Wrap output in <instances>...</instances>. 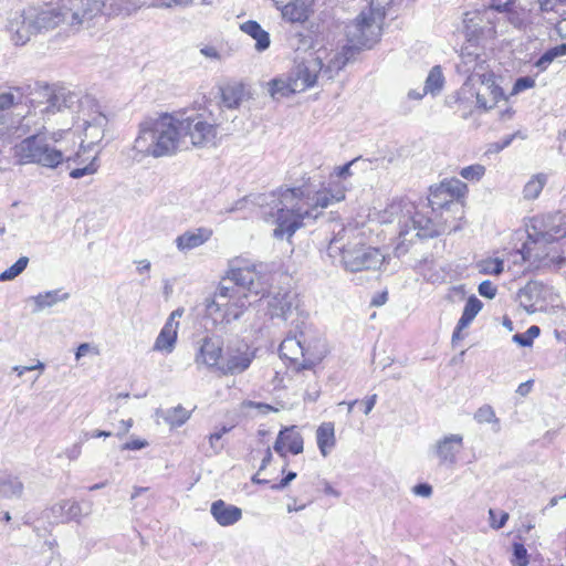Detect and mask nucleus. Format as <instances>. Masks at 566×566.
Listing matches in <instances>:
<instances>
[{"mask_svg":"<svg viewBox=\"0 0 566 566\" xmlns=\"http://www.w3.org/2000/svg\"><path fill=\"white\" fill-rule=\"evenodd\" d=\"M218 119L208 122L203 114H169L147 117L138 125V135L132 147V158L172 156L189 146L209 148L217 145Z\"/></svg>","mask_w":566,"mask_h":566,"instance_id":"1","label":"nucleus"},{"mask_svg":"<svg viewBox=\"0 0 566 566\" xmlns=\"http://www.w3.org/2000/svg\"><path fill=\"white\" fill-rule=\"evenodd\" d=\"M345 192L346 187L339 181H331L327 188L319 190H314L306 185L297 188H281L273 235L276 239L291 238L305 220H315L318 217V209L343 201Z\"/></svg>","mask_w":566,"mask_h":566,"instance_id":"2","label":"nucleus"},{"mask_svg":"<svg viewBox=\"0 0 566 566\" xmlns=\"http://www.w3.org/2000/svg\"><path fill=\"white\" fill-rule=\"evenodd\" d=\"M266 293L269 277L255 265L231 266L213 297L206 300L207 312L210 315L222 313V318L230 323L241 317L250 295L263 297Z\"/></svg>","mask_w":566,"mask_h":566,"instance_id":"3","label":"nucleus"},{"mask_svg":"<svg viewBox=\"0 0 566 566\" xmlns=\"http://www.w3.org/2000/svg\"><path fill=\"white\" fill-rule=\"evenodd\" d=\"M70 135L69 129H59L48 135L40 129L30 134L12 148V156L15 165H36L46 169H55L64 161H80L81 155L77 153L74 157L69 154L64 147V139Z\"/></svg>","mask_w":566,"mask_h":566,"instance_id":"4","label":"nucleus"},{"mask_svg":"<svg viewBox=\"0 0 566 566\" xmlns=\"http://www.w3.org/2000/svg\"><path fill=\"white\" fill-rule=\"evenodd\" d=\"M384 13L369 8L346 25L347 43L339 51L333 52L327 72L338 73L361 50L371 49L380 39Z\"/></svg>","mask_w":566,"mask_h":566,"instance_id":"5","label":"nucleus"},{"mask_svg":"<svg viewBox=\"0 0 566 566\" xmlns=\"http://www.w3.org/2000/svg\"><path fill=\"white\" fill-rule=\"evenodd\" d=\"M339 227L329 241V252L342 253V262L347 271L378 270L385 260L380 250L364 244L354 228Z\"/></svg>","mask_w":566,"mask_h":566,"instance_id":"6","label":"nucleus"},{"mask_svg":"<svg viewBox=\"0 0 566 566\" xmlns=\"http://www.w3.org/2000/svg\"><path fill=\"white\" fill-rule=\"evenodd\" d=\"M528 233V253L534 255L536 249L545 243H555L566 237V216L549 212L532 218Z\"/></svg>","mask_w":566,"mask_h":566,"instance_id":"7","label":"nucleus"},{"mask_svg":"<svg viewBox=\"0 0 566 566\" xmlns=\"http://www.w3.org/2000/svg\"><path fill=\"white\" fill-rule=\"evenodd\" d=\"M61 2L65 24L75 30L90 27L91 22L102 13L111 14L107 0H61Z\"/></svg>","mask_w":566,"mask_h":566,"instance_id":"8","label":"nucleus"},{"mask_svg":"<svg viewBox=\"0 0 566 566\" xmlns=\"http://www.w3.org/2000/svg\"><path fill=\"white\" fill-rule=\"evenodd\" d=\"M402 207V216L399 218L398 223L400 226L399 237L403 241L407 240V235L410 231H415L417 238H433L439 235L440 230L438 223L420 211L412 202L406 201L400 205Z\"/></svg>","mask_w":566,"mask_h":566,"instance_id":"9","label":"nucleus"},{"mask_svg":"<svg viewBox=\"0 0 566 566\" xmlns=\"http://www.w3.org/2000/svg\"><path fill=\"white\" fill-rule=\"evenodd\" d=\"M333 52L318 51L316 56L305 63L298 64L294 72L291 74L292 82H296V88L304 92L306 88L312 87L318 76L332 80L337 73L327 72V66L332 60Z\"/></svg>","mask_w":566,"mask_h":566,"instance_id":"10","label":"nucleus"},{"mask_svg":"<svg viewBox=\"0 0 566 566\" xmlns=\"http://www.w3.org/2000/svg\"><path fill=\"white\" fill-rule=\"evenodd\" d=\"M41 101H36L34 109L42 115L55 114L63 109L72 108L75 104L80 103L78 95L70 88L56 85H45L39 92Z\"/></svg>","mask_w":566,"mask_h":566,"instance_id":"11","label":"nucleus"},{"mask_svg":"<svg viewBox=\"0 0 566 566\" xmlns=\"http://www.w3.org/2000/svg\"><path fill=\"white\" fill-rule=\"evenodd\" d=\"M81 113L84 135L81 148L85 149L98 144L103 139L108 119L87 97L84 102H81Z\"/></svg>","mask_w":566,"mask_h":566,"instance_id":"12","label":"nucleus"},{"mask_svg":"<svg viewBox=\"0 0 566 566\" xmlns=\"http://www.w3.org/2000/svg\"><path fill=\"white\" fill-rule=\"evenodd\" d=\"M468 192V186L457 178L444 179L439 185L430 188L428 197L431 210L447 209L457 205V201Z\"/></svg>","mask_w":566,"mask_h":566,"instance_id":"13","label":"nucleus"},{"mask_svg":"<svg viewBox=\"0 0 566 566\" xmlns=\"http://www.w3.org/2000/svg\"><path fill=\"white\" fill-rule=\"evenodd\" d=\"M255 358L254 350L244 342L227 346L226 356L219 367L223 375H240L244 373Z\"/></svg>","mask_w":566,"mask_h":566,"instance_id":"14","label":"nucleus"},{"mask_svg":"<svg viewBox=\"0 0 566 566\" xmlns=\"http://www.w3.org/2000/svg\"><path fill=\"white\" fill-rule=\"evenodd\" d=\"M62 9V2L45 4L28 13L24 23L35 32L48 31L61 24H65V15Z\"/></svg>","mask_w":566,"mask_h":566,"instance_id":"15","label":"nucleus"},{"mask_svg":"<svg viewBox=\"0 0 566 566\" xmlns=\"http://www.w3.org/2000/svg\"><path fill=\"white\" fill-rule=\"evenodd\" d=\"M92 513V503L88 502L85 505L73 500H62L49 509L46 517L52 523H80L82 516H88Z\"/></svg>","mask_w":566,"mask_h":566,"instance_id":"16","label":"nucleus"},{"mask_svg":"<svg viewBox=\"0 0 566 566\" xmlns=\"http://www.w3.org/2000/svg\"><path fill=\"white\" fill-rule=\"evenodd\" d=\"M554 243H545L536 249L537 253H528V240L524 243L522 254L525 261L531 262L536 268L557 266L560 268L566 261V250L560 252L553 245Z\"/></svg>","mask_w":566,"mask_h":566,"instance_id":"17","label":"nucleus"},{"mask_svg":"<svg viewBox=\"0 0 566 566\" xmlns=\"http://www.w3.org/2000/svg\"><path fill=\"white\" fill-rule=\"evenodd\" d=\"M223 342L219 336H205L199 345L195 357L197 365H205L208 368L221 366Z\"/></svg>","mask_w":566,"mask_h":566,"instance_id":"18","label":"nucleus"},{"mask_svg":"<svg viewBox=\"0 0 566 566\" xmlns=\"http://www.w3.org/2000/svg\"><path fill=\"white\" fill-rule=\"evenodd\" d=\"M29 120L25 116L7 113L0 116V138L10 143L14 138L30 135Z\"/></svg>","mask_w":566,"mask_h":566,"instance_id":"19","label":"nucleus"},{"mask_svg":"<svg viewBox=\"0 0 566 566\" xmlns=\"http://www.w3.org/2000/svg\"><path fill=\"white\" fill-rule=\"evenodd\" d=\"M462 448L463 437L452 433L438 440L432 449L441 464H454L457 462V454Z\"/></svg>","mask_w":566,"mask_h":566,"instance_id":"20","label":"nucleus"},{"mask_svg":"<svg viewBox=\"0 0 566 566\" xmlns=\"http://www.w3.org/2000/svg\"><path fill=\"white\" fill-rule=\"evenodd\" d=\"M303 360L300 363L301 368L311 369L318 364L327 353L325 342L319 337L310 336L304 331Z\"/></svg>","mask_w":566,"mask_h":566,"instance_id":"21","label":"nucleus"},{"mask_svg":"<svg viewBox=\"0 0 566 566\" xmlns=\"http://www.w3.org/2000/svg\"><path fill=\"white\" fill-rule=\"evenodd\" d=\"M297 296L294 292H279L269 301V313L272 318L279 317L286 321L293 311L297 308Z\"/></svg>","mask_w":566,"mask_h":566,"instance_id":"22","label":"nucleus"},{"mask_svg":"<svg viewBox=\"0 0 566 566\" xmlns=\"http://www.w3.org/2000/svg\"><path fill=\"white\" fill-rule=\"evenodd\" d=\"M213 234L210 228L200 227L188 230L175 239L178 251L186 253L208 242Z\"/></svg>","mask_w":566,"mask_h":566,"instance_id":"23","label":"nucleus"},{"mask_svg":"<svg viewBox=\"0 0 566 566\" xmlns=\"http://www.w3.org/2000/svg\"><path fill=\"white\" fill-rule=\"evenodd\" d=\"M303 437L295 427L281 430L273 446V449L281 457L285 458V448L293 454L303 452Z\"/></svg>","mask_w":566,"mask_h":566,"instance_id":"24","label":"nucleus"},{"mask_svg":"<svg viewBox=\"0 0 566 566\" xmlns=\"http://www.w3.org/2000/svg\"><path fill=\"white\" fill-rule=\"evenodd\" d=\"M503 96L502 88L491 77L483 75L481 87L476 92V104L480 108L491 109Z\"/></svg>","mask_w":566,"mask_h":566,"instance_id":"25","label":"nucleus"},{"mask_svg":"<svg viewBox=\"0 0 566 566\" xmlns=\"http://www.w3.org/2000/svg\"><path fill=\"white\" fill-rule=\"evenodd\" d=\"M282 18L291 23H303L310 18V7L304 0H292L282 6L280 1L273 0Z\"/></svg>","mask_w":566,"mask_h":566,"instance_id":"26","label":"nucleus"},{"mask_svg":"<svg viewBox=\"0 0 566 566\" xmlns=\"http://www.w3.org/2000/svg\"><path fill=\"white\" fill-rule=\"evenodd\" d=\"M211 515L221 526H230L239 522L242 517L240 507L227 504L222 500L214 501L210 509Z\"/></svg>","mask_w":566,"mask_h":566,"instance_id":"27","label":"nucleus"},{"mask_svg":"<svg viewBox=\"0 0 566 566\" xmlns=\"http://www.w3.org/2000/svg\"><path fill=\"white\" fill-rule=\"evenodd\" d=\"M483 303L474 295H471L463 308L462 315L458 321V324L452 334V342L462 339L463 336L461 332L467 328L482 310Z\"/></svg>","mask_w":566,"mask_h":566,"instance_id":"28","label":"nucleus"},{"mask_svg":"<svg viewBox=\"0 0 566 566\" xmlns=\"http://www.w3.org/2000/svg\"><path fill=\"white\" fill-rule=\"evenodd\" d=\"M304 331L286 336L279 348L281 357L294 363H297L300 358L303 359L302 344L304 345Z\"/></svg>","mask_w":566,"mask_h":566,"instance_id":"29","label":"nucleus"},{"mask_svg":"<svg viewBox=\"0 0 566 566\" xmlns=\"http://www.w3.org/2000/svg\"><path fill=\"white\" fill-rule=\"evenodd\" d=\"M70 294L66 292H62V290H52L44 293H39L30 297V301L33 302L34 308L33 313H39L45 308L52 307L59 302H64L69 300Z\"/></svg>","mask_w":566,"mask_h":566,"instance_id":"30","label":"nucleus"},{"mask_svg":"<svg viewBox=\"0 0 566 566\" xmlns=\"http://www.w3.org/2000/svg\"><path fill=\"white\" fill-rule=\"evenodd\" d=\"M517 297L520 304L526 311L533 312L535 310V305L542 298V284L538 282H528L518 291Z\"/></svg>","mask_w":566,"mask_h":566,"instance_id":"31","label":"nucleus"},{"mask_svg":"<svg viewBox=\"0 0 566 566\" xmlns=\"http://www.w3.org/2000/svg\"><path fill=\"white\" fill-rule=\"evenodd\" d=\"M177 325H171V323H165L164 327L161 328L155 340L154 350L171 353L177 342Z\"/></svg>","mask_w":566,"mask_h":566,"instance_id":"32","label":"nucleus"},{"mask_svg":"<svg viewBox=\"0 0 566 566\" xmlns=\"http://www.w3.org/2000/svg\"><path fill=\"white\" fill-rule=\"evenodd\" d=\"M316 442L323 457H327L335 447V428L333 422H323L316 430Z\"/></svg>","mask_w":566,"mask_h":566,"instance_id":"33","label":"nucleus"},{"mask_svg":"<svg viewBox=\"0 0 566 566\" xmlns=\"http://www.w3.org/2000/svg\"><path fill=\"white\" fill-rule=\"evenodd\" d=\"M240 29L255 40V49L264 51L270 46V35L256 21H247L240 25Z\"/></svg>","mask_w":566,"mask_h":566,"instance_id":"34","label":"nucleus"},{"mask_svg":"<svg viewBox=\"0 0 566 566\" xmlns=\"http://www.w3.org/2000/svg\"><path fill=\"white\" fill-rule=\"evenodd\" d=\"M244 96V86L241 83L228 84L221 88L222 105L228 109L239 107Z\"/></svg>","mask_w":566,"mask_h":566,"instance_id":"35","label":"nucleus"},{"mask_svg":"<svg viewBox=\"0 0 566 566\" xmlns=\"http://www.w3.org/2000/svg\"><path fill=\"white\" fill-rule=\"evenodd\" d=\"M22 493L23 483L17 476L0 472V497L19 499Z\"/></svg>","mask_w":566,"mask_h":566,"instance_id":"36","label":"nucleus"},{"mask_svg":"<svg viewBox=\"0 0 566 566\" xmlns=\"http://www.w3.org/2000/svg\"><path fill=\"white\" fill-rule=\"evenodd\" d=\"M295 85L296 82H292L291 77L287 80L273 78L268 83V91L272 98L280 99L291 94L300 93V90H297Z\"/></svg>","mask_w":566,"mask_h":566,"instance_id":"37","label":"nucleus"},{"mask_svg":"<svg viewBox=\"0 0 566 566\" xmlns=\"http://www.w3.org/2000/svg\"><path fill=\"white\" fill-rule=\"evenodd\" d=\"M547 182V177L544 174L534 175L524 186L523 196L526 200L536 199L542 192Z\"/></svg>","mask_w":566,"mask_h":566,"instance_id":"38","label":"nucleus"},{"mask_svg":"<svg viewBox=\"0 0 566 566\" xmlns=\"http://www.w3.org/2000/svg\"><path fill=\"white\" fill-rule=\"evenodd\" d=\"M190 417L191 411L178 405L165 411L164 420L171 427H181Z\"/></svg>","mask_w":566,"mask_h":566,"instance_id":"39","label":"nucleus"},{"mask_svg":"<svg viewBox=\"0 0 566 566\" xmlns=\"http://www.w3.org/2000/svg\"><path fill=\"white\" fill-rule=\"evenodd\" d=\"M566 54V43L548 49L542 56L534 63V66L539 72L545 71L548 65L558 56Z\"/></svg>","mask_w":566,"mask_h":566,"instance_id":"40","label":"nucleus"},{"mask_svg":"<svg viewBox=\"0 0 566 566\" xmlns=\"http://www.w3.org/2000/svg\"><path fill=\"white\" fill-rule=\"evenodd\" d=\"M474 420L478 423H492L493 431L499 432L501 429L500 419L496 417L494 409L490 405H483L474 413Z\"/></svg>","mask_w":566,"mask_h":566,"instance_id":"41","label":"nucleus"},{"mask_svg":"<svg viewBox=\"0 0 566 566\" xmlns=\"http://www.w3.org/2000/svg\"><path fill=\"white\" fill-rule=\"evenodd\" d=\"M479 273L484 275H499L504 270V262L499 258H488L476 263Z\"/></svg>","mask_w":566,"mask_h":566,"instance_id":"42","label":"nucleus"},{"mask_svg":"<svg viewBox=\"0 0 566 566\" xmlns=\"http://www.w3.org/2000/svg\"><path fill=\"white\" fill-rule=\"evenodd\" d=\"M442 86H443V75H442L441 69L439 65L433 66L430 70L428 77L426 80L424 87H423L424 93L436 94L442 88Z\"/></svg>","mask_w":566,"mask_h":566,"instance_id":"43","label":"nucleus"},{"mask_svg":"<svg viewBox=\"0 0 566 566\" xmlns=\"http://www.w3.org/2000/svg\"><path fill=\"white\" fill-rule=\"evenodd\" d=\"M501 12H506L509 22L515 28H523L530 22V11L523 8H511L509 6L507 10Z\"/></svg>","mask_w":566,"mask_h":566,"instance_id":"44","label":"nucleus"},{"mask_svg":"<svg viewBox=\"0 0 566 566\" xmlns=\"http://www.w3.org/2000/svg\"><path fill=\"white\" fill-rule=\"evenodd\" d=\"M29 258L21 256L9 269L0 273V282L11 281L20 275L28 266Z\"/></svg>","mask_w":566,"mask_h":566,"instance_id":"45","label":"nucleus"},{"mask_svg":"<svg viewBox=\"0 0 566 566\" xmlns=\"http://www.w3.org/2000/svg\"><path fill=\"white\" fill-rule=\"evenodd\" d=\"M481 13L479 11H469L463 15V24L467 29L468 34L476 35L481 30Z\"/></svg>","mask_w":566,"mask_h":566,"instance_id":"46","label":"nucleus"},{"mask_svg":"<svg viewBox=\"0 0 566 566\" xmlns=\"http://www.w3.org/2000/svg\"><path fill=\"white\" fill-rule=\"evenodd\" d=\"M541 333V329L536 325H532L525 333H517L513 336V340L520 346L527 347L533 344L535 337Z\"/></svg>","mask_w":566,"mask_h":566,"instance_id":"47","label":"nucleus"},{"mask_svg":"<svg viewBox=\"0 0 566 566\" xmlns=\"http://www.w3.org/2000/svg\"><path fill=\"white\" fill-rule=\"evenodd\" d=\"M460 176L470 181H479L485 174V167L480 164L463 167L460 170Z\"/></svg>","mask_w":566,"mask_h":566,"instance_id":"48","label":"nucleus"},{"mask_svg":"<svg viewBox=\"0 0 566 566\" xmlns=\"http://www.w3.org/2000/svg\"><path fill=\"white\" fill-rule=\"evenodd\" d=\"M97 169H98L97 157L95 155L87 165L72 169L70 171V177L73 179H80L86 175L95 174L97 171Z\"/></svg>","mask_w":566,"mask_h":566,"instance_id":"49","label":"nucleus"},{"mask_svg":"<svg viewBox=\"0 0 566 566\" xmlns=\"http://www.w3.org/2000/svg\"><path fill=\"white\" fill-rule=\"evenodd\" d=\"M230 429L231 428L223 426L220 430L209 436V443L214 454H218L223 449V444L219 443V441Z\"/></svg>","mask_w":566,"mask_h":566,"instance_id":"50","label":"nucleus"},{"mask_svg":"<svg viewBox=\"0 0 566 566\" xmlns=\"http://www.w3.org/2000/svg\"><path fill=\"white\" fill-rule=\"evenodd\" d=\"M496 514L497 512L493 509L489 510V516H490V525L494 530H500L504 527L509 520V513L506 512H500V521H496Z\"/></svg>","mask_w":566,"mask_h":566,"instance_id":"51","label":"nucleus"},{"mask_svg":"<svg viewBox=\"0 0 566 566\" xmlns=\"http://www.w3.org/2000/svg\"><path fill=\"white\" fill-rule=\"evenodd\" d=\"M478 291L481 296L492 300L495 297L497 289L491 281L485 280L480 283Z\"/></svg>","mask_w":566,"mask_h":566,"instance_id":"52","label":"nucleus"},{"mask_svg":"<svg viewBox=\"0 0 566 566\" xmlns=\"http://www.w3.org/2000/svg\"><path fill=\"white\" fill-rule=\"evenodd\" d=\"M535 86V80L531 76L518 77L513 86V93H520Z\"/></svg>","mask_w":566,"mask_h":566,"instance_id":"53","label":"nucleus"},{"mask_svg":"<svg viewBox=\"0 0 566 566\" xmlns=\"http://www.w3.org/2000/svg\"><path fill=\"white\" fill-rule=\"evenodd\" d=\"M14 95L10 92L0 93V116L7 114L6 111L14 104Z\"/></svg>","mask_w":566,"mask_h":566,"instance_id":"54","label":"nucleus"},{"mask_svg":"<svg viewBox=\"0 0 566 566\" xmlns=\"http://www.w3.org/2000/svg\"><path fill=\"white\" fill-rule=\"evenodd\" d=\"M513 555L518 560V566L527 565V559H526L527 552L523 544L515 543L513 545Z\"/></svg>","mask_w":566,"mask_h":566,"instance_id":"55","label":"nucleus"},{"mask_svg":"<svg viewBox=\"0 0 566 566\" xmlns=\"http://www.w3.org/2000/svg\"><path fill=\"white\" fill-rule=\"evenodd\" d=\"M251 201L250 199V196H247V197H243L239 200H237L233 205H231L230 207H228L226 209V212L227 213H233V212H237V211H240V210H243L244 208H247L248 203Z\"/></svg>","mask_w":566,"mask_h":566,"instance_id":"56","label":"nucleus"},{"mask_svg":"<svg viewBox=\"0 0 566 566\" xmlns=\"http://www.w3.org/2000/svg\"><path fill=\"white\" fill-rule=\"evenodd\" d=\"M412 492L422 497H429L432 494V486L428 483H419L413 486Z\"/></svg>","mask_w":566,"mask_h":566,"instance_id":"57","label":"nucleus"},{"mask_svg":"<svg viewBox=\"0 0 566 566\" xmlns=\"http://www.w3.org/2000/svg\"><path fill=\"white\" fill-rule=\"evenodd\" d=\"M81 452H82V443L77 442V443H74L72 447L65 449L64 455L70 461H74V460L78 459V457L81 455Z\"/></svg>","mask_w":566,"mask_h":566,"instance_id":"58","label":"nucleus"},{"mask_svg":"<svg viewBox=\"0 0 566 566\" xmlns=\"http://www.w3.org/2000/svg\"><path fill=\"white\" fill-rule=\"evenodd\" d=\"M296 478V473L290 471L277 484H273L271 486L272 490H283L285 489L294 479Z\"/></svg>","mask_w":566,"mask_h":566,"instance_id":"59","label":"nucleus"},{"mask_svg":"<svg viewBox=\"0 0 566 566\" xmlns=\"http://www.w3.org/2000/svg\"><path fill=\"white\" fill-rule=\"evenodd\" d=\"M537 3L543 12L554 11L555 8L560 4L558 0H537Z\"/></svg>","mask_w":566,"mask_h":566,"instance_id":"60","label":"nucleus"},{"mask_svg":"<svg viewBox=\"0 0 566 566\" xmlns=\"http://www.w3.org/2000/svg\"><path fill=\"white\" fill-rule=\"evenodd\" d=\"M357 159L352 160L340 167H337L335 174L338 178H346L352 175L350 167L356 163Z\"/></svg>","mask_w":566,"mask_h":566,"instance_id":"61","label":"nucleus"},{"mask_svg":"<svg viewBox=\"0 0 566 566\" xmlns=\"http://www.w3.org/2000/svg\"><path fill=\"white\" fill-rule=\"evenodd\" d=\"M147 446V442L145 440L135 439L129 442H126L122 449L123 450H140Z\"/></svg>","mask_w":566,"mask_h":566,"instance_id":"62","label":"nucleus"},{"mask_svg":"<svg viewBox=\"0 0 566 566\" xmlns=\"http://www.w3.org/2000/svg\"><path fill=\"white\" fill-rule=\"evenodd\" d=\"M376 402H377V395L376 394L366 397L364 399V401H363L364 413L365 415H369L370 411L373 410V408L375 407Z\"/></svg>","mask_w":566,"mask_h":566,"instance_id":"63","label":"nucleus"},{"mask_svg":"<svg viewBox=\"0 0 566 566\" xmlns=\"http://www.w3.org/2000/svg\"><path fill=\"white\" fill-rule=\"evenodd\" d=\"M560 15L562 18L556 24V30L559 36L566 40V11H564Z\"/></svg>","mask_w":566,"mask_h":566,"instance_id":"64","label":"nucleus"}]
</instances>
